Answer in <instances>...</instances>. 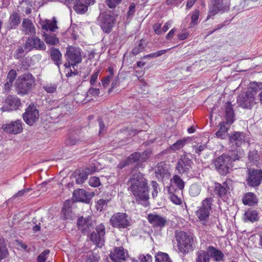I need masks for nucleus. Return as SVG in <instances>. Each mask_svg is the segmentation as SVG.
Here are the masks:
<instances>
[{
  "mask_svg": "<svg viewBox=\"0 0 262 262\" xmlns=\"http://www.w3.org/2000/svg\"><path fill=\"white\" fill-rule=\"evenodd\" d=\"M127 189L135 197L138 204L149 199L147 180L140 172L134 173L127 182Z\"/></svg>",
  "mask_w": 262,
  "mask_h": 262,
  "instance_id": "nucleus-1",
  "label": "nucleus"
},
{
  "mask_svg": "<svg viewBox=\"0 0 262 262\" xmlns=\"http://www.w3.org/2000/svg\"><path fill=\"white\" fill-rule=\"evenodd\" d=\"M242 156V151L232 150L217 157L213 160L212 164L220 174L225 176L232 170L233 162L239 160Z\"/></svg>",
  "mask_w": 262,
  "mask_h": 262,
  "instance_id": "nucleus-2",
  "label": "nucleus"
},
{
  "mask_svg": "<svg viewBox=\"0 0 262 262\" xmlns=\"http://www.w3.org/2000/svg\"><path fill=\"white\" fill-rule=\"evenodd\" d=\"M175 237L179 251L182 253L193 250L195 242V237L182 231H176Z\"/></svg>",
  "mask_w": 262,
  "mask_h": 262,
  "instance_id": "nucleus-3",
  "label": "nucleus"
},
{
  "mask_svg": "<svg viewBox=\"0 0 262 262\" xmlns=\"http://www.w3.org/2000/svg\"><path fill=\"white\" fill-rule=\"evenodd\" d=\"M35 83V78L30 73L24 74L19 76L15 83L16 91L18 94H28Z\"/></svg>",
  "mask_w": 262,
  "mask_h": 262,
  "instance_id": "nucleus-4",
  "label": "nucleus"
},
{
  "mask_svg": "<svg viewBox=\"0 0 262 262\" xmlns=\"http://www.w3.org/2000/svg\"><path fill=\"white\" fill-rule=\"evenodd\" d=\"M118 15V12L115 10L112 12L108 11L100 14L98 20L101 28L104 33L108 34L112 31Z\"/></svg>",
  "mask_w": 262,
  "mask_h": 262,
  "instance_id": "nucleus-5",
  "label": "nucleus"
},
{
  "mask_svg": "<svg viewBox=\"0 0 262 262\" xmlns=\"http://www.w3.org/2000/svg\"><path fill=\"white\" fill-rule=\"evenodd\" d=\"M110 223L114 228L124 229L130 226L131 220L126 213L117 212L111 216Z\"/></svg>",
  "mask_w": 262,
  "mask_h": 262,
  "instance_id": "nucleus-6",
  "label": "nucleus"
},
{
  "mask_svg": "<svg viewBox=\"0 0 262 262\" xmlns=\"http://www.w3.org/2000/svg\"><path fill=\"white\" fill-rule=\"evenodd\" d=\"M212 202V198H206L203 201L201 206L196 211L197 217L201 221L203 222V224L204 225H206V221L209 217Z\"/></svg>",
  "mask_w": 262,
  "mask_h": 262,
  "instance_id": "nucleus-7",
  "label": "nucleus"
},
{
  "mask_svg": "<svg viewBox=\"0 0 262 262\" xmlns=\"http://www.w3.org/2000/svg\"><path fill=\"white\" fill-rule=\"evenodd\" d=\"M229 6L230 0H214L213 5L209 8L207 19L220 12L228 10Z\"/></svg>",
  "mask_w": 262,
  "mask_h": 262,
  "instance_id": "nucleus-8",
  "label": "nucleus"
},
{
  "mask_svg": "<svg viewBox=\"0 0 262 262\" xmlns=\"http://www.w3.org/2000/svg\"><path fill=\"white\" fill-rule=\"evenodd\" d=\"M247 184L252 187L258 186L262 181V170L248 168Z\"/></svg>",
  "mask_w": 262,
  "mask_h": 262,
  "instance_id": "nucleus-9",
  "label": "nucleus"
},
{
  "mask_svg": "<svg viewBox=\"0 0 262 262\" xmlns=\"http://www.w3.org/2000/svg\"><path fill=\"white\" fill-rule=\"evenodd\" d=\"M192 162L188 155L184 154L179 159L176 169L181 174H187L192 168Z\"/></svg>",
  "mask_w": 262,
  "mask_h": 262,
  "instance_id": "nucleus-10",
  "label": "nucleus"
},
{
  "mask_svg": "<svg viewBox=\"0 0 262 262\" xmlns=\"http://www.w3.org/2000/svg\"><path fill=\"white\" fill-rule=\"evenodd\" d=\"M96 232H93L90 235V238L98 247L103 245L105 228L103 224H100L96 226Z\"/></svg>",
  "mask_w": 262,
  "mask_h": 262,
  "instance_id": "nucleus-11",
  "label": "nucleus"
},
{
  "mask_svg": "<svg viewBox=\"0 0 262 262\" xmlns=\"http://www.w3.org/2000/svg\"><path fill=\"white\" fill-rule=\"evenodd\" d=\"M25 49L28 51H31L33 49L45 51L46 47L43 41L34 35L27 39L25 43Z\"/></svg>",
  "mask_w": 262,
  "mask_h": 262,
  "instance_id": "nucleus-12",
  "label": "nucleus"
},
{
  "mask_svg": "<svg viewBox=\"0 0 262 262\" xmlns=\"http://www.w3.org/2000/svg\"><path fill=\"white\" fill-rule=\"evenodd\" d=\"M66 56L67 61H71L73 66L82 61L81 50L79 48L69 47L67 49Z\"/></svg>",
  "mask_w": 262,
  "mask_h": 262,
  "instance_id": "nucleus-13",
  "label": "nucleus"
},
{
  "mask_svg": "<svg viewBox=\"0 0 262 262\" xmlns=\"http://www.w3.org/2000/svg\"><path fill=\"white\" fill-rule=\"evenodd\" d=\"M254 101V94L247 92H242L237 98V103L243 108H250Z\"/></svg>",
  "mask_w": 262,
  "mask_h": 262,
  "instance_id": "nucleus-14",
  "label": "nucleus"
},
{
  "mask_svg": "<svg viewBox=\"0 0 262 262\" xmlns=\"http://www.w3.org/2000/svg\"><path fill=\"white\" fill-rule=\"evenodd\" d=\"M39 111L34 105H30L23 114V119L26 123L32 125L39 118Z\"/></svg>",
  "mask_w": 262,
  "mask_h": 262,
  "instance_id": "nucleus-15",
  "label": "nucleus"
},
{
  "mask_svg": "<svg viewBox=\"0 0 262 262\" xmlns=\"http://www.w3.org/2000/svg\"><path fill=\"white\" fill-rule=\"evenodd\" d=\"M77 225L83 234H88L91 229H93L94 223L90 216L87 217L81 216L78 219Z\"/></svg>",
  "mask_w": 262,
  "mask_h": 262,
  "instance_id": "nucleus-16",
  "label": "nucleus"
},
{
  "mask_svg": "<svg viewBox=\"0 0 262 262\" xmlns=\"http://www.w3.org/2000/svg\"><path fill=\"white\" fill-rule=\"evenodd\" d=\"M128 256V253L122 247H115L110 254V258L114 262L124 261Z\"/></svg>",
  "mask_w": 262,
  "mask_h": 262,
  "instance_id": "nucleus-17",
  "label": "nucleus"
},
{
  "mask_svg": "<svg viewBox=\"0 0 262 262\" xmlns=\"http://www.w3.org/2000/svg\"><path fill=\"white\" fill-rule=\"evenodd\" d=\"M230 187L227 182H224L222 184L215 183L214 192L223 200H225L230 193Z\"/></svg>",
  "mask_w": 262,
  "mask_h": 262,
  "instance_id": "nucleus-18",
  "label": "nucleus"
},
{
  "mask_svg": "<svg viewBox=\"0 0 262 262\" xmlns=\"http://www.w3.org/2000/svg\"><path fill=\"white\" fill-rule=\"evenodd\" d=\"M2 128L5 132L13 134H18L23 130L21 122L19 120L3 124Z\"/></svg>",
  "mask_w": 262,
  "mask_h": 262,
  "instance_id": "nucleus-19",
  "label": "nucleus"
},
{
  "mask_svg": "<svg viewBox=\"0 0 262 262\" xmlns=\"http://www.w3.org/2000/svg\"><path fill=\"white\" fill-rule=\"evenodd\" d=\"M21 22L20 15L19 13L13 11L10 14L8 20L6 29L8 31L15 30L19 26Z\"/></svg>",
  "mask_w": 262,
  "mask_h": 262,
  "instance_id": "nucleus-20",
  "label": "nucleus"
},
{
  "mask_svg": "<svg viewBox=\"0 0 262 262\" xmlns=\"http://www.w3.org/2000/svg\"><path fill=\"white\" fill-rule=\"evenodd\" d=\"M93 195L82 189H77L73 192V198L75 201L89 203Z\"/></svg>",
  "mask_w": 262,
  "mask_h": 262,
  "instance_id": "nucleus-21",
  "label": "nucleus"
},
{
  "mask_svg": "<svg viewBox=\"0 0 262 262\" xmlns=\"http://www.w3.org/2000/svg\"><path fill=\"white\" fill-rule=\"evenodd\" d=\"M21 104L20 100L16 96L13 95H9L5 101V106L10 111L18 109Z\"/></svg>",
  "mask_w": 262,
  "mask_h": 262,
  "instance_id": "nucleus-22",
  "label": "nucleus"
},
{
  "mask_svg": "<svg viewBox=\"0 0 262 262\" xmlns=\"http://www.w3.org/2000/svg\"><path fill=\"white\" fill-rule=\"evenodd\" d=\"M94 3V0H78L74 6V9L78 14H83L87 11L89 6Z\"/></svg>",
  "mask_w": 262,
  "mask_h": 262,
  "instance_id": "nucleus-23",
  "label": "nucleus"
},
{
  "mask_svg": "<svg viewBox=\"0 0 262 262\" xmlns=\"http://www.w3.org/2000/svg\"><path fill=\"white\" fill-rule=\"evenodd\" d=\"M147 219L148 222L155 227L163 228L166 223L165 217L155 214H149Z\"/></svg>",
  "mask_w": 262,
  "mask_h": 262,
  "instance_id": "nucleus-24",
  "label": "nucleus"
},
{
  "mask_svg": "<svg viewBox=\"0 0 262 262\" xmlns=\"http://www.w3.org/2000/svg\"><path fill=\"white\" fill-rule=\"evenodd\" d=\"M21 30L26 35H34L36 34L34 25L32 21L28 18L23 19Z\"/></svg>",
  "mask_w": 262,
  "mask_h": 262,
  "instance_id": "nucleus-25",
  "label": "nucleus"
},
{
  "mask_svg": "<svg viewBox=\"0 0 262 262\" xmlns=\"http://www.w3.org/2000/svg\"><path fill=\"white\" fill-rule=\"evenodd\" d=\"M229 141L232 146L235 145L239 147L245 141V134L241 132H236L229 137Z\"/></svg>",
  "mask_w": 262,
  "mask_h": 262,
  "instance_id": "nucleus-26",
  "label": "nucleus"
},
{
  "mask_svg": "<svg viewBox=\"0 0 262 262\" xmlns=\"http://www.w3.org/2000/svg\"><path fill=\"white\" fill-rule=\"evenodd\" d=\"M40 24L41 29L46 31L54 32L58 28L55 17H53L52 20L46 19L42 21Z\"/></svg>",
  "mask_w": 262,
  "mask_h": 262,
  "instance_id": "nucleus-27",
  "label": "nucleus"
},
{
  "mask_svg": "<svg viewBox=\"0 0 262 262\" xmlns=\"http://www.w3.org/2000/svg\"><path fill=\"white\" fill-rule=\"evenodd\" d=\"M50 55L52 60L59 69L60 66L62 64V54L59 50L55 48H52L50 50Z\"/></svg>",
  "mask_w": 262,
  "mask_h": 262,
  "instance_id": "nucleus-28",
  "label": "nucleus"
},
{
  "mask_svg": "<svg viewBox=\"0 0 262 262\" xmlns=\"http://www.w3.org/2000/svg\"><path fill=\"white\" fill-rule=\"evenodd\" d=\"M228 124L224 122H222L219 124L220 129L215 133L216 137L222 139H224L228 137Z\"/></svg>",
  "mask_w": 262,
  "mask_h": 262,
  "instance_id": "nucleus-29",
  "label": "nucleus"
},
{
  "mask_svg": "<svg viewBox=\"0 0 262 262\" xmlns=\"http://www.w3.org/2000/svg\"><path fill=\"white\" fill-rule=\"evenodd\" d=\"M225 117L227 120V123L232 124L233 122L234 113L230 102H228L226 104Z\"/></svg>",
  "mask_w": 262,
  "mask_h": 262,
  "instance_id": "nucleus-30",
  "label": "nucleus"
},
{
  "mask_svg": "<svg viewBox=\"0 0 262 262\" xmlns=\"http://www.w3.org/2000/svg\"><path fill=\"white\" fill-rule=\"evenodd\" d=\"M207 250L210 254V257H212L215 261H221L223 259L224 255L221 250L212 246H209Z\"/></svg>",
  "mask_w": 262,
  "mask_h": 262,
  "instance_id": "nucleus-31",
  "label": "nucleus"
},
{
  "mask_svg": "<svg viewBox=\"0 0 262 262\" xmlns=\"http://www.w3.org/2000/svg\"><path fill=\"white\" fill-rule=\"evenodd\" d=\"M243 202L245 205L253 206L257 202L255 194L252 192H248L245 194L243 198Z\"/></svg>",
  "mask_w": 262,
  "mask_h": 262,
  "instance_id": "nucleus-32",
  "label": "nucleus"
},
{
  "mask_svg": "<svg viewBox=\"0 0 262 262\" xmlns=\"http://www.w3.org/2000/svg\"><path fill=\"white\" fill-rule=\"evenodd\" d=\"M210 258L208 252L200 250L197 252L196 262H209Z\"/></svg>",
  "mask_w": 262,
  "mask_h": 262,
  "instance_id": "nucleus-33",
  "label": "nucleus"
},
{
  "mask_svg": "<svg viewBox=\"0 0 262 262\" xmlns=\"http://www.w3.org/2000/svg\"><path fill=\"white\" fill-rule=\"evenodd\" d=\"M81 140L78 138V135L74 133H71L69 135L68 139L66 141V145L72 146L76 144Z\"/></svg>",
  "mask_w": 262,
  "mask_h": 262,
  "instance_id": "nucleus-34",
  "label": "nucleus"
},
{
  "mask_svg": "<svg viewBox=\"0 0 262 262\" xmlns=\"http://www.w3.org/2000/svg\"><path fill=\"white\" fill-rule=\"evenodd\" d=\"M246 220L253 222L258 220V213L256 211L253 210H248L245 213Z\"/></svg>",
  "mask_w": 262,
  "mask_h": 262,
  "instance_id": "nucleus-35",
  "label": "nucleus"
},
{
  "mask_svg": "<svg viewBox=\"0 0 262 262\" xmlns=\"http://www.w3.org/2000/svg\"><path fill=\"white\" fill-rule=\"evenodd\" d=\"M248 158L250 163L253 165H255L256 166H258L259 164L258 162L259 157L256 150H252L249 151Z\"/></svg>",
  "mask_w": 262,
  "mask_h": 262,
  "instance_id": "nucleus-36",
  "label": "nucleus"
},
{
  "mask_svg": "<svg viewBox=\"0 0 262 262\" xmlns=\"http://www.w3.org/2000/svg\"><path fill=\"white\" fill-rule=\"evenodd\" d=\"M46 42L50 45H55L59 43V39L53 34H43Z\"/></svg>",
  "mask_w": 262,
  "mask_h": 262,
  "instance_id": "nucleus-37",
  "label": "nucleus"
},
{
  "mask_svg": "<svg viewBox=\"0 0 262 262\" xmlns=\"http://www.w3.org/2000/svg\"><path fill=\"white\" fill-rule=\"evenodd\" d=\"M8 254V251L4 239L0 237V260L5 258Z\"/></svg>",
  "mask_w": 262,
  "mask_h": 262,
  "instance_id": "nucleus-38",
  "label": "nucleus"
},
{
  "mask_svg": "<svg viewBox=\"0 0 262 262\" xmlns=\"http://www.w3.org/2000/svg\"><path fill=\"white\" fill-rule=\"evenodd\" d=\"M261 90H262V82L254 81L250 83L248 91L254 94L255 96L256 92Z\"/></svg>",
  "mask_w": 262,
  "mask_h": 262,
  "instance_id": "nucleus-39",
  "label": "nucleus"
},
{
  "mask_svg": "<svg viewBox=\"0 0 262 262\" xmlns=\"http://www.w3.org/2000/svg\"><path fill=\"white\" fill-rule=\"evenodd\" d=\"M156 262H172L168 255L164 253H158L156 256Z\"/></svg>",
  "mask_w": 262,
  "mask_h": 262,
  "instance_id": "nucleus-40",
  "label": "nucleus"
},
{
  "mask_svg": "<svg viewBox=\"0 0 262 262\" xmlns=\"http://www.w3.org/2000/svg\"><path fill=\"white\" fill-rule=\"evenodd\" d=\"M75 177L76 183L77 184H82L88 179V174L85 170H83Z\"/></svg>",
  "mask_w": 262,
  "mask_h": 262,
  "instance_id": "nucleus-41",
  "label": "nucleus"
},
{
  "mask_svg": "<svg viewBox=\"0 0 262 262\" xmlns=\"http://www.w3.org/2000/svg\"><path fill=\"white\" fill-rule=\"evenodd\" d=\"M170 49H168L167 50H162L158 51L156 52L151 53V54L144 56L142 57V59H145V58H157L158 57H159V56L162 55L163 54H164L165 53H166L168 51L170 50Z\"/></svg>",
  "mask_w": 262,
  "mask_h": 262,
  "instance_id": "nucleus-42",
  "label": "nucleus"
},
{
  "mask_svg": "<svg viewBox=\"0 0 262 262\" xmlns=\"http://www.w3.org/2000/svg\"><path fill=\"white\" fill-rule=\"evenodd\" d=\"M186 140L185 139L179 140L176 143L173 144L170 148L173 151H176L182 148L186 144Z\"/></svg>",
  "mask_w": 262,
  "mask_h": 262,
  "instance_id": "nucleus-43",
  "label": "nucleus"
},
{
  "mask_svg": "<svg viewBox=\"0 0 262 262\" xmlns=\"http://www.w3.org/2000/svg\"><path fill=\"white\" fill-rule=\"evenodd\" d=\"M99 257L98 255L94 253H88L85 259V262H98Z\"/></svg>",
  "mask_w": 262,
  "mask_h": 262,
  "instance_id": "nucleus-44",
  "label": "nucleus"
},
{
  "mask_svg": "<svg viewBox=\"0 0 262 262\" xmlns=\"http://www.w3.org/2000/svg\"><path fill=\"white\" fill-rule=\"evenodd\" d=\"M122 1V0H105V3L109 8L114 9Z\"/></svg>",
  "mask_w": 262,
  "mask_h": 262,
  "instance_id": "nucleus-45",
  "label": "nucleus"
},
{
  "mask_svg": "<svg viewBox=\"0 0 262 262\" xmlns=\"http://www.w3.org/2000/svg\"><path fill=\"white\" fill-rule=\"evenodd\" d=\"M173 180L174 183L180 190H182L184 188L185 185L184 182L179 176H174L173 177Z\"/></svg>",
  "mask_w": 262,
  "mask_h": 262,
  "instance_id": "nucleus-46",
  "label": "nucleus"
},
{
  "mask_svg": "<svg viewBox=\"0 0 262 262\" xmlns=\"http://www.w3.org/2000/svg\"><path fill=\"white\" fill-rule=\"evenodd\" d=\"M144 46L143 43V40H140L138 44L133 49L132 53L136 56L138 55L139 53L142 51L144 49Z\"/></svg>",
  "mask_w": 262,
  "mask_h": 262,
  "instance_id": "nucleus-47",
  "label": "nucleus"
},
{
  "mask_svg": "<svg viewBox=\"0 0 262 262\" xmlns=\"http://www.w3.org/2000/svg\"><path fill=\"white\" fill-rule=\"evenodd\" d=\"M200 15V11L198 10H195L192 12L191 16V21L190 24L191 27H193L198 24V20Z\"/></svg>",
  "mask_w": 262,
  "mask_h": 262,
  "instance_id": "nucleus-48",
  "label": "nucleus"
},
{
  "mask_svg": "<svg viewBox=\"0 0 262 262\" xmlns=\"http://www.w3.org/2000/svg\"><path fill=\"white\" fill-rule=\"evenodd\" d=\"M141 155L140 152H135L131 154L127 159L129 161V163L131 164L137 162L140 160V159H141Z\"/></svg>",
  "mask_w": 262,
  "mask_h": 262,
  "instance_id": "nucleus-49",
  "label": "nucleus"
},
{
  "mask_svg": "<svg viewBox=\"0 0 262 262\" xmlns=\"http://www.w3.org/2000/svg\"><path fill=\"white\" fill-rule=\"evenodd\" d=\"M50 250L48 249L45 250L37 257V262H45L48 258V256L50 253Z\"/></svg>",
  "mask_w": 262,
  "mask_h": 262,
  "instance_id": "nucleus-50",
  "label": "nucleus"
},
{
  "mask_svg": "<svg viewBox=\"0 0 262 262\" xmlns=\"http://www.w3.org/2000/svg\"><path fill=\"white\" fill-rule=\"evenodd\" d=\"M189 194L192 196L198 195L200 192L199 186L196 184H192L189 188Z\"/></svg>",
  "mask_w": 262,
  "mask_h": 262,
  "instance_id": "nucleus-51",
  "label": "nucleus"
},
{
  "mask_svg": "<svg viewBox=\"0 0 262 262\" xmlns=\"http://www.w3.org/2000/svg\"><path fill=\"white\" fill-rule=\"evenodd\" d=\"M57 89V85L55 83H48L43 86V89L49 93H53L55 92Z\"/></svg>",
  "mask_w": 262,
  "mask_h": 262,
  "instance_id": "nucleus-52",
  "label": "nucleus"
},
{
  "mask_svg": "<svg viewBox=\"0 0 262 262\" xmlns=\"http://www.w3.org/2000/svg\"><path fill=\"white\" fill-rule=\"evenodd\" d=\"M108 201L100 199L97 202V204L96 205V207L97 210H99L100 211H102L103 209L107 206Z\"/></svg>",
  "mask_w": 262,
  "mask_h": 262,
  "instance_id": "nucleus-53",
  "label": "nucleus"
},
{
  "mask_svg": "<svg viewBox=\"0 0 262 262\" xmlns=\"http://www.w3.org/2000/svg\"><path fill=\"white\" fill-rule=\"evenodd\" d=\"M25 46H19L15 51L14 57L16 59H19L24 56L25 52Z\"/></svg>",
  "mask_w": 262,
  "mask_h": 262,
  "instance_id": "nucleus-54",
  "label": "nucleus"
},
{
  "mask_svg": "<svg viewBox=\"0 0 262 262\" xmlns=\"http://www.w3.org/2000/svg\"><path fill=\"white\" fill-rule=\"evenodd\" d=\"M16 75L17 73L15 70H11L7 74V81L13 83L16 77Z\"/></svg>",
  "mask_w": 262,
  "mask_h": 262,
  "instance_id": "nucleus-55",
  "label": "nucleus"
},
{
  "mask_svg": "<svg viewBox=\"0 0 262 262\" xmlns=\"http://www.w3.org/2000/svg\"><path fill=\"white\" fill-rule=\"evenodd\" d=\"M89 183L93 187H98L100 185V181L98 177H93L89 179Z\"/></svg>",
  "mask_w": 262,
  "mask_h": 262,
  "instance_id": "nucleus-56",
  "label": "nucleus"
},
{
  "mask_svg": "<svg viewBox=\"0 0 262 262\" xmlns=\"http://www.w3.org/2000/svg\"><path fill=\"white\" fill-rule=\"evenodd\" d=\"M71 212V209L69 206V203H66L64 204V205L62 207L61 212L64 215V218L68 219V215H70V213Z\"/></svg>",
  "mask_w": 262,
  "mask_h": 262,
  "instance_id": "nucleus-57",
  "label": "nucleus"
},
{
  "mask_svg": "<svg viewBox=\"0 0 262 262\" xmlns=\"http://www.w3.org/2000/svg\"><path fill=\"white\" fill-rule=\"evenodd\" d=\"M151 188L152 189V196L153 198L156 197L158 193L159 185L157 182L152 181H151Z\"/></svg>",
  "mask_w": 262,
  "mask_h": 262,
  "instance_id": "nucleus-58",
  "label": "nucleus"
},
{
  "mask_svg": "<svg viewBox=\"0 0 262 262\" xmlns=\"http://www.w3.org/2000/svg\"><path fill=\"white\" fill-rule=\"evenodd\" d=\"M139 259L140 260V262H150L152 260V258L149 254H147L146 255H140L139 256Z\"/></svg>",
  "mask_w": 262,
  "mask_h": 262,
  "instance_id": "nucleus-59",
  "label": "nucleus"
},
{
  "mask_svg": "<svg viewBox=\"0 0 262 262\" xmlns=\"http://www.w3.org/2000/svg\"><path fill=\"white\" fill-rule=\"evenodd\" d=\"M99 73L100 70H98L92 75L90 79V83L91 85H94L95 84Z\"/></svg>",
  "mask_w": 262,
  "mask_h": 262,
  "instance_id": "nucleus-60",
  "label": "nucleus"
},
{
  "mask_svg": "<svg viewBox=\"0 0 262 262\" xmlns=\"http://www.w3.org/2000/svg\"><path fill=\"white\" fill-rule=\"evenodd\" d=\"M206 148V146L204 144L200 145L199 146H195L193 149L195 153L200 154L202 151H204Z\"/></svg>",
  "mask_w": 262,
  "mask_h": 262,
  "instance_id": "nucleus-61",
  "label": "nucleus"
},
{
  "mask_svg": "<svg viewBox=\"0 0 262 262\" xmlns=\"http://www.w3.org/2000/svg\"><path fill=\"white\" fill-rule=\"evenodd\" d=\"M170 198L171 201L177 205H180L182 202L181 199L174 194H171L170 196Z\"/></svg>",
  "mask_w": 262,
  "mask_h": 262,
  "instance_id": "nucleus-62",
  "label": "nucleus"
},
{
  "mask_svg": "<svg viewBox=\"0 0 262 262\" xmlns=\"http://www.w3.org/2000/svg\"><path fill=\"white\" fill-rule=\"evenodd\" d=\"M155 32L158 35L163 33L162 29H161V25L159 23L156 24L153 27Z\"/></svg>",
  "mask_w": 262,
  "mask_h": 262,
  "instance_id": "nucleus-63",
  "label": "nucleus"
},
{
  "mask_svg": "<svg viewBox=\"0 0 262 262\" xmlns=\"http://www.w3.org/2000/svg\"><path fill=\"white\" fill-rule=\"evenodd\" d=\"M135 12V5L134 3H132L129 6V10L127 12V17L132 16Z\"/></svg>",
  "mask_w": 262,
  "mask_h": 262,
  "instance_id": "nucleus-64",
  "label": "nucleus"
}]
</instances>
